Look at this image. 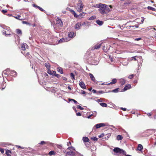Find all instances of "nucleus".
Masks as SVG:
<instances>
[{
	"label": "nucleus",
	"mask_w": 156,
	"mask_h": 156,
	"mask_svg": "<svg viewBox=\"0 0 156 156\" xmlns=\"http://www.w3.org/2000/svg\"><path fill=\"white\" fill-rule=\"evenodd\" d=\"M51 71H50V72H48V73L49 74H54V75H55V74L56 73V72L55 71H53V72H52V73L51 74Z\"/></svg>",
	"instance_id": "47"
},
{
	"label": "nucleus",
	"mask_w": 156,
	"mask_h": 156,
	"mask_svg": "<svg viewBox=\"0 0 156 156\" xmlns=\"http://www.w3.org/2000/svg\"><path fill=\"white\" fill-rule=\"evenodd\" d=\"M9 76L13 77H16L17 75V73L14 70H10L9 71Z\"/></svg>",
	"instance_id": "6"
},
{
	"label": "nucleus",
	"mask_w": 156,
	"mask_h": 156,
	"mask_svg": "<svg viewBox=\"0 0 156 156\" xmlns=\"http://www.w3.org/2000/svg\"><path fill=\"white\" fill-rule=\"evenodd\" d=\"M16 32L17 34H19L21 35L22 34V31L21 30L19 29H17L16 30Z\"/></svg>",
	"instance_id": "33"
},
{
	"label": "nucleus",
	"mask_w": 156,
	"mask_h": 156,
	"mask_svg": "<svg viewBox=\"0 0 156 156\" xmlns=\"http://www.w3.org/2000/svg\"><path fill=\"white\" fill-rule=\"evenodd\" d=\"M112 8V6L111 5H107V6L106 7L105 11H107L108 12H109L111 10V9Z\"/></svg>",
	"instance_id": "15"
},
{
	"label": "nucleus",
	"mask_w": 156,
	"mask_h": 156,
	"mask_svg": "<svg viewBox=\"0 0 156 156\" xmlns=\"http://www.w3.org/2000/svg\"><path fill=\"white\" fill-rule=\"evenodd\" d=\"M69 101H73V102L75 103V104H77L78 103V102H77L74 99H70V98H69Z\"/></svg>",
	"instance_id": "38"
},
{
	"label": "nucleus",
	"mask_w": 156,
	"mask_h": 156,
	"mask_svg": "<svg viewBox=\"0 0 156 156\" xmlns=\"http://www.w3.org/2000/svg\"><path fill=\"white\" fill-rule=\"evenodd\" d=\"M123 138V137L121 135H118L117 136V139L118 140H121Z\"/></svg>",
	"instance_id": "31"
},
{
	"label": "nucleus",
	"mask_w": 156,
	"mask_h": 156,
	"mask_svg": "<svg viewBox=\"0 0 156 156\" xmlns=\"http://www.w3.org/2000/svg\"><path fill=\"white\" fill-rule=\"evenodd\" d=\"M11 152L10 151L8 150H6V151L5 154H6L7 155H9L10 154L9 153H11Z\"/></svg>",
	"instance_id": "39"
},
{
	"label": "nucleus",
	"mask_w": 156,
	"mask_h": 156,
	"mask_svg": "<svg viewBox=\"0 0 156 156\" xmlns=\"http://www.w3.org/2000/svg\"><path fill=\"white\" fill-rule=\"evenodd\" d=\"M91 139L92 140H93L96 141L98 140V138L96 137L93 136L91 138Z\"/></svg>",
	"instance_id": "42"
},
{
	"label": "nucleus",
	"mask_w": 156,
	"mask_h": 156,
	"mask_svg": "<svg viewBox=\"0 0 156 156\" xmlns=\"http://www.w3.org/2000/svg\"><path fill=\"white\" fill-rule=\"evenodd\" d=\"M126 83V80L124 79H121L119 80V83L121 85H123Z\"/></svg>",
	"instance_id": "21"
},
{
	"label": "nucleus",
	"mask_w": 156,
	"mask_h": 156,
	"mask_svg": "<svg viewBox=\"0 0 156 156\" xmlns=\"http://www.w3.org/2000/svg\"><path fill=\"white\" fill-rule=\"evenodd\" d=\"M57 69V71L61 74H62L63 73L62 69L61 67H58Z\"/></svg>",
	"instance_id": "25"
},
{
	"label": "nucleus",
	"mask_w": 156,
	"mask_h": 156,
	"mask_svg": "<svg viewBox=\"0 0 156 156\" xmlns=\"http://www.w3.org/2000/svg\"><path fill=\"white\" fill-rule=\"evenodd\" d=\"M100 105L102 107H106L107 106V104L105 103H101L100 104Z\"/></svg>",
	"instance_id": "34"
},
{
	"label": "nucleus",
	"mask_w": 156,
	"mask_h": 156,
	"mask_svg": "<svg viewBox=\"0 0 156 156\" xmlns=\"http://www.w3.org/2000/svg\"><path fill=\"white\" fill-rule=\"evenodd\" d=\"M32 6H33V7H35V8L36 9H38L39 6L37 5H36V4H32Z\"/></svg>",
	"instance_id": "46"
},
{
	"label": "nucleus",
	"mask_w": 156,
	"mask_h": 156,
	"mask_svg": "<svg viewBox=\"0 0 156 156\" xmlns=\"http://www.w3.org/2000/svg\"><path fill=\"white\" fill-rule=\"evenodd\" d=\"M105 126V125L104 123H100L96 124L93 127V129H98L101 127Z\"/></svg>",
	"instance_id": "4"
},
{
	"label": "nucleus",
	"mask_w": 156,
	"mask_h": 156,
	"mask_svg": "<svg viewBox=\"0 0 156 156\" xmlns=\"http://www.w3.org/2000/svg\"><path fill=\"white\" fill-rule=\"evenodd\" d=\"M67 145L69 147H70V146H71V143L69 141L67 143Z\"/></svg>",
	"instance_id": "56"
},
{
	"label": "nucleus",
	"mask_w": 156,
	"mask_h": 156,
	"mask_svg": "<svg viewBox=\"0 0 156 156\" xmlns=\"http://www.w3.org/2000/svg\"><path fill=\"white\" fill-rule=\"evenodd\" d=\"M55 153L54 151H51L49 152L48 154L50 155L51 156L52 155H55Z\"/></svg>",
	"instance_id": "36"
},
{
	"label": "nucleus",
	"mask_w": 156,
	"mask_h": 156,
	"mask_svg": "<svg viewBox=\"0 0 156 156\" xmlns=\"http://www.w3.org/2000/svg\"><path fill=\"white\" fill-rule=\"evenodd\" d=\"M2 32L3 35H5V36H11V34L9 33V34H7V32L5 30H2Z\"/></svg>",
	"instance_id": "17"
},
{
	"label": "nucleus",
	"mask_w": 156,
	"mask_h": 156,
	"mask_svg": "<svg viewBox=\"0 0 156 156\" xmlns=\"http://www.w3.org/2000/svg\"><path fill=\"white\" fill-rule=\"evenodd\" d=\"M77 5L78 6H79V7L78 8L83 10V5L81 0H79V3L77 4Z\"/></svg>",
	"instance_id": "12"
},
{
	"label": "nucleus",
	"mask_w": 156,
	"mask_h": 156,
	"mask_svg": "<svg viewBox=\"0 0 156 156\" xmlns=\"http://www.w3.org/2000/svg\"><path fill=\"white\" fill-rule=\"evenodd\" d=\"M45 66L48 69H49L50 68V65L49 63H46L45 64Z\"/></svg>",
	"instance_id": "29"
},
{
	"label": "nucleus",
	"mask_w": 156,
	"mask_h": 156,
	"mask_svg": "<svg viewBox=\"0 0 156 156\" xmlns=\"http://www.w3.org/2000/svg\"><path fill=\"white\" fill-rule=\"evenodd\" d=\"M102 3H99V4H97L95 5H94V7H95L99 8L101 6V5H102Z\"/></svg>",
	"instance_id": "35"
},
{
	"label": "nucleus",
	"mask_w": 156,
	"mask_h": 156,
	"mask_svg": "<svg viewBox=\"0 0 156 156\" xmlns=\"http://www.w3.org/2000/svg\"><path fill=\"white\" fill-rule=\"evenodd\" d=\"M70 76L72 80H75V76L73 73H70Z\"/></svg>",
	"instance_id": "40"
},
{
	"label": "nucleus",
	"mask_w": 156,
	"mask_h": 156,
	"mask_svg": "<svg viewBox=\"0 0 156 156\" xmlns=\"http://www.w3.org/2000/svg\"><path fill=\"white\" fill-rule=\"evenodd\" d=\"M76 115L77 116H80L81 115V113L79 112L76 113Z\"/></svg>",
	"instance_id": "60"
},
{
	"label": "nucleus",
	"mask_w": 156,
	"mask_h": 156,
	"mask_svg": "<svg viewBox=\"0 0 156 156\" xmlns=\"http://www.w3.org/2000/svg\"><path fill=\"white\" fill-rule=\"evenodd\" d=\"M147 8L148 10H151L153 11H155L156 10V9L155 8L150 6H148Z\"/></svg>",
	"instance_id": "32"
},
{
	"label": "nucleus",
	"mask_w": 156,
	"mask_h": 156,
	"mask_svg": "<svg viewBox=\"0 0 156 156\" xmlns=\"http://www.w3.org/2000/svg\"><path fill=\"white\" fill-rule=\"evenodd\" d=\"M101 45V44H96L94 46V47L92 48V50H94L95 49H98L100 48Z\"/></svg>",
	"instance_id": "23"
},
{
	"label": "nucleus",
	"mask_w": 156,
	"mask_h": 156,
	"mask_svg": "<svg viewBox=\"0 0 156 156\" xmlns=\"http://www.w3.org/2000/svg\"><path fill=\"white\" fill-rule=\"evenodd\" d=\"M81 26L82 24L81 23L78 22L75 25L74 27L75 29L77 30H78L80 29Z\"/></svg>",
	"instance_id": "9"
},
{
	"label": "nucleus",
	"mask_w": 156,
	"mask_h": 156,
	"mask_svg": "<svg viewBox=\"0 0 156 156\" xmlns=\"http://www.w3.org/2000/svg\"><path fill=\"white\" fill-rule=\"evenodd\" d=\"M96 23L99 26H101L103 24V22L98 20H96Z\"/></svg>",
	"instance_id": "24"
},
{
	"label": "nucleus",
	"mask_w": 156,
	"mask_h": 156,
	"mask_svg": "<svg viewBox=\"0 0 156 156\" xmlns=\"http://www.w3.org/2000/svg\"><path fill=\"white\" fill-rule=\"evenodd\" d=\"M129 27H136V28H138L139 27V26L138 25H135L133 26H129Z\"/></svg>",
	"instance_id": "52"
},
{
	"label": "nucleus",
	"mask_w": 156,
	"mask_h": 156,
	"mask_svg": "<svg viewBox=\"0 0 156 156\" xmlns=\"http://www.w3.org/2000/svg\"><path fill=\"white\" fill-rule=\"evenodd\" d=\"M98 93L101 94H103L105 93L104 91L103 90H100L98 91Z\"/></svg>",
	"instance_id": "59"
},
{
	"label": "nucleus",
	"mask_w": 156,
	"mask_h": 156,
	"mask_svg": "<svg viewBox=\"0 0 156 156\" xmlns=\"http://www.w3.org/2000/svg\"><path fill=\"white\" fill-rule=\"evenodd\" d=\"M89 75L91 80L94 81L95 83H97V81L95 80V79L93 75L91 73H90Z\"/></svg>",
	"instance_id": "13"
},
{
	"label": "nucleus",
	"mask_w": 156,
	"mask_h": 156,
	"mask_svg": "<svg viewBox=\"0 0 156 156\" xmlns=\"http://www.w3.org/2000/svg\"><path fill=\"white\" fill-rule=\"evenodd\" d=\"M1 12L4 14H5L6 12H7V10H2L1 11Z\"/></svg>",
	"instance_id": "49"
},
{
	"label": "nucleus",
	"mask_w": 156,
	"mask_h": 156,
	"mask_svg": "<svg viewBox=\"0 0 156 156\" xmlns=\"http://www.w3.org/2000/svg\"><path fill=\"white\" fill-rule=\"evenodd\" d=\"M113 151L114 152L116 153H119L120 154H122L123 155H124L125 156H132L131 155L129 154H126V152L123 150L121 149L119 147H116L115 148Z\"/></svg>",
	"instance_id": "2"
},
{
	"label": "nucleus",
	"mask_w": 156,
	"mask_h": 156,
	"mask_svg": "<svg viewBox=\"0 0 156 156\" xmlns=\"http://www.w3.org/2000/svg\"><path fill=\"white\" fill-rule=\"evenodd\" d=\"M87 61L89 64L92 65H97L99 62L96 58L92 57L90 55L88 58H87Z\"/></svg>",
	"instance_id": "1"
},
{
	"label": "nucleus",
	"mask_w": 156,
	"mask_h": 156,
	"mask_svg": "<svg viewBox=\"0 0 156 156\" xmlns=\"http://www.w3.org/2000/svg\"><path fill=\"white\" fill-rule=\"evenodd\" d=\"M16 19L20 20H23V19H20V18L21 17V16L20 15H18L16 16H13Z\"/></svg>",
	"instance_id": "30"
},
{
	"label": "nucleus",
	"mask_w": 156,
	"mask_h": 156,
	"mask_svg": "<svg viewBox=\"0 0 156 156\" xmlns=\"http://www.w3.org/2000/svg\"><path fill=\"white\" fill-rule=\"evenodd\" d=\"M85 93H86V92L85 91H84L83 90H81V94H85Z\"/></svg>",
	"instance_id": "58"
},
{
	"label": "nucleus",
	"mask_w": 156,
	"mask_h": 156,
	"mask_svg": "<svg viewBox=\"0 0 156 156\" xmlns=\"http://www.w3.org/2000/svg\"><path fill=\"white\" fill-rule=\"evenodd\" d=\"M73 108L75 111V112H77L76 108L75 107L73 106Z\"/></svg>",
	"instance_id": "64"
},
{
	"label": "nucleus",
	"mask_w": 156,
	"mask_h": 156,
	"mask_svg": "<svg viewBox=\"0 0 156 156\" xmlns=\"http://www.w3.org/2000/svg\"><path fill=\"white\" fill-rule=\"evenodd\" d=\"M79 84L80 87L83 89H86V87L84 83L82 81H80L79 82Z\"/></svg>",
	"instance_id": "10"
},
{
	"label": "nucleus",
	"mask_w": 156,
	"mask_h": 156,
	"mask_svg": "<svg viewBox=\"0 0 156 156\" xmlns=\"http://www.w3.org/2000/svg\"><path fill=\"white\" fill-rule=\"evenodd\" d=\"M141 39V38H136L134 39L135 41H139Z\"/></svg>",
	"instance_id": "57"
},
{
	"label": "nucleus",
	"mask_w": 156,
	"mask_h": 156,
	"mask_svg": "<svg viewBox=\"0 0 156 156\" xmlns=\"http://www.w3.org/2000/svg\"><path fill=\"white\" fill-rule=\"evenodd\" d=\"M143 148V146L141 144H139L138 145L137 147V150L139 151H142V149Z\"/></svg>",
	"instance_id": "22"
},
{
	"label": "nucleus",
	"mask_w": 156,
	"mask_h": 156,
	"mask_svg": "<svg viewBox=\"0 0 156 156\" xmlns=\"http://www.w3.org/2000/svg\"><path fill=\"white\" fill-rule=\"evenodd\" d=\"M55 76L57 77L58 78H59L60 77H61V75L58 74L56 73L55 75Z\"/></svg>",
	"instance_id": "51"
},
{
	"label": "nucleus",
	"mask_w": 156,
	"mask_h": 156,
	"mask_svg": "<svg viewBox=\"0 0 156 156\" xmlns=\"http://www.w3.org/2000/svg\"><path fill=\"white\" fill-rule=\"evenodd\" d=\"M85 14L86 13L83 12L80 13L78 15L79 16L78 18L79 19H81L85 16Z\"/></svg>",
	"instance_id": "26"
},
{
	"label": "nucleus",
	"mask_w": 156,
	"mask_h": 156,
	"mask_svg": "<svg viewBox=\"0 0 156 156\" xmlns=\"http://www.w3.org/2000/svg\"><path fill=\"white\" fill-rule=\"evenodd\" d=\"M102 5H101V6L98 9V11L101 14L104 15L106 13L105 9L107 6V5L104 4H102Z\"/></svg>",
	"instance_id": "3"
},
{
	"label": "nucleus",
	"mask_w": 156,
	"mask_h": 156,
	"mask_svg": "<svg viewBox=\"0 0 156 156\" xmlns=\"http://www.w3.org/2000/svg\"><path fill=\"white\" fill-rule=\"evenodd\" d=\"M96 16H92L90 17L89 19L90 20H93L96 19Z\"/></svg>",
	"instance_id": "43"
},
{
	"label": "nucleus",
	"mask_w": 156,
	"mask_h": 156,
	"mask_svg": "<svg viewBox=\"0 0 156 156\" xmlns=\"http://www.w3.org/2000/svg\"><path fill=\"white\" fill-rule=\"evenodd\" d=\"M9 71H10V69H6L2 73V76L4 77L5 76V77H6V76H4V75H7V76H9Z\"/></svg>",
	"instance_id": "5"
},
{
	"label": "nucleus",
	"mask_w": 156,
	"mask_h": 156,
	"mask_svg": "<svg viewBox=\"0 0 156 156\" xmlns=\"http://www.w3.org/2000/svg\"><path fill=\"white\" fill-rule=\"evenodd\" d=\"M56 24H58V26L62 27L63 25V23L60 19H59L56 21Z\"/></svg>",
	"instance_id": "18"
},
{
	"label": "nucleus",
	"mask_w": 156,
	"mask_h": 156,
	"mask_svg": "<svg viewBox=\"0 0 156 156\" xmlns=\"http://www.w3.org/2000/svg\"><path fill=\"white\" fill-rule=\"evenodd\" d=\"M83 140L84 142H88L89 141V140L87 137H83Z\"/></svg>",
	"instance_id": "28"
},
{
	"label": "nucleus",
	"mask_w": 156,
	"mask_h": 156,
	"mask_svg": "<svg viewBox=\"0 0 156 156\" xmlns=\"http://www.w3.org/2000/svg\"><path fill=\"white\" fill-rule=\"evenodd\" d=\"M67 149L71 150H71L75 151V148L72 146H71L70 147H69L67 148Z\"/></svg>",
	"instance_id": "37"
},
{
	"label": "nucleus",
	"mask_w": 156,
	"mask_h": 156,
	"mask_svg": "<svg viewBox=\"0 0 156 156\" xmlns=\"http://www.w3.org/2000/svg\"><path fill=\"white\" fill-rule=\"evenodd\" d=\"M120 109L124 111H126V108H123L122 107H121L120 108Z\"/></svg>",
	"instance_id": "61"
},
{
	"label": "nucleus",
	"mask_w": 156,
	"mask_h": 156,
	"mask_svg": "<svg viewBox=\"0 0 156 156\" xmlns=\"http://www.w3.org/2000/svg\"><path fill=\"white\" fill-rule=\"evenodd\" d=\"M134 75L133 74H131L129 75L128 76V78L129 79H132L134 76Z\"/></svg>",
	"instance_id": "50"
},
{
	"label": "nucleus",
	"mask_w": 156,
	"mask_h": 156,
	"mask_svg": "<svg viewBox=\"0 0 156 156\" xmlns=\"http://www.w3.org/2000/svg\"><path fill=\"white\" fill-rule=\"evenodd\" d=\"M38 9H39L41 11L44 12H45L46 11L40 7L39 6Z\"/></svg>",
	"instance_id": "48"
},
{
	"label": "nucleus",
	"mask_w": 156,
	"mask_h": 156,
	"mask_svg": "<svg viewBox=\"0 0 156 156\" xmlns=\"http://www.w3.org/2000/svg\"><path fill=\"white\" fill-rule=\"evenodd\" d=\"M77 10L79 12H82V9H79V8H77Z\"/></svg>",
	"instance_id": "62"
},
{
	"label": "nucleus",
	"mask_w": 156,
	"mask_h": 156,
	"mask_svg": "<svg viewBox=\"0 0 156 156\" xmlns=\"http://www.w3.org/2000/svg\"><path fill=\"white\" fill-rule=\"evenodd\" d=\"M119 88H116L112 90V92L114 93H117L119 92Z\"/></svg>",
	"instance_id": "41"
},
{
	"label": "nucleus",
	"mask_w": 156,
	"mask_h": 156,
	"mask_svg": "<svg viewBox=\"0 0 156 156\" xmlns=\"http://www.w3.org/2000/svg\"><path fill=\"white\" fill-rule=\"evenodd\" d=\"M105 134L103 133L101 134L100 135L98 136L99 138H101L104 136Z\"/></svg>",
	"instance_id": "54"
},
{
	"label": "nucleus",
	"mask_w": 156,
	"mask_h": 156,
	"mask_svg": "<svg viewBox=\"0 0 156 156\" xmlns=\"http://www.w3.org/2000/svg\"><path fill=\"white\" fill-rule=\"evenodd\" d=\"M22 23L23 24H29V23L25 21H22Z\"/></svg>",
	"instance_id": "55"
},
{
	"label": "nucleus",
	"mask_w": 156,
	"mask_h": 156,
	"mask_svg": "<svg viewBox=\"0 0 156 156\" xmlns=\"http://www.w3.org/2000/svg\"><path fill=\"white\" fill-rule=\"evenodd\" d=\"M0 151H1L2 154H3L4 153V150L2 148H0Z\"/></svg>",
	"instance_id": "53"
},
{
	"label": "nucleus",
	"mask_w": 156,
	"mask_h": 156,
	"mask_svg": "<svg viewBox=\"0 0 156 156\" xmlns=\"http://www.w3.org/2000/svg\"><path fill=\"white\" fill-rule=\"evenodd\" d=\"M66 154H67L68 155H69V156H74L75 154V153L73 151H71V150H70V151L67 152L66 153Z\"/></svg>",
	"instance_id": "14"
},
{
	"label": "nucleus",
	"mask_w": 156,
	"mask_h": 156,
	"mask_svg": "<svg viewBox=\"0 0 156 156\" xmlns=\"http://www.w3.org/2000/svg\"><path fill=\"white\" fill-rule=\"evenodd\" d=\"M131 85L129 84H128V85H126L125 87H124L123 90L124 91H126L128 89H129L131 88Z\"/></svg>",
	"instance_id": "20"
},
{
	"label": "nucleus",
	"mask_w": 156,
	"mask_h": 156,
	"mask_svg": "<svg viewBox=\"0 0 156 156\" xmlns=\"http://www.w3.org/2000/svg\"><path fill=\"white\" fill-rule=\"evenodd\" d=\"M70 12L72 14H73L74 17L75 18H78L79 17V15H77L74 11L73 9H70Z\"/></svg>",
	"instance_id": "16"
},
{
	"label": "nucleus",
	"mask_w": 156,
	"mask_h": 156,
	"mask_svg": "<svg viewBox=\"0 0 156 156\" xmlns=\"http://www.w3.org/2000/svg\"><path fill=\"white\" fill-rule=\"evenodd\" d=\"M26 45H27V44L26 43L23 44H22L21 48V49L23 50L24 51L25 50V49H26V48H25V46H26Z\"/></svg>",
	"instance_id": "27"
},
{
	"label": "nucleus",
	"mask_w": 156,
	"mask_h": 156,
	"mask_svg": "<svg viewBox=\"0 0 156 156\" xmlns=\"http://www.w3.org/2000/svg\"><path fill=\"white\" fill-rule=\"evenodd\" d=\"M117 82V80L115 79H112V81L109 83L107 84L106 85H109L110 84H113Z\"/></svg>",
	"instance_id": "19"
},
{
	"label": "nucleus",
	"mask_w": 156,
	"mask_h": 156,
	"mask_svg": "<svg viewBox=\"0 0 156 156\" xmlns=\"http://www.w3.org/2000/svg\"><path fill=\"white\" fill-rule=\"evenodd\" d=\"M47 143V142L44 141H42L40 143H39V144L41 145H43L44 144H46Z\"/></svg>",
	"instance_id": "45"
},
{
	"label": "nucleus",
	"mask_w": 156,
	"mask_h": 156,
	"mask_svg": "<svg viewBox=\"0 0 156 156\" xmlns=\"http://www.w3.org/2000/svg\"><path fill=\"white\" fill-rule=\"evenodd\" d=\"M70 39L68 37H65L62 38L60 40H59L58 41V42L59 43H61L63 42H67L69 41Z\"/></svg>",
	"instance_id": "8"
},
{
	"label": "nucleus",
	"mask_w": 156,
	"mask_h": 156,
	"mask_svg": "<svg viewBox=\"0 0 156 156\" xmlns=\"http://www.w3.org/2000/svg\"><path fill=\"white\" fill-rule=\"evenodd\" d=\"M111 135H110V134H108L107 135V138H106V137H105V139H107L108 138H109L110 136Z\"/></svg>",
	"instance_id": "63"
},
{
	"label": "nucleus",
	"mask_w": 156,
	"mask_h": 156,
	"mask_svg": "<svg viewBox=\"0 0 156 156\" xmlns=\"http://www.w3.org/2000/svg\"><path fill=\"white\" fill-rule=\"evenodd\" d=\"M76 35V33H74L73 31H71L69 33L68 36L69 38H73Z\"/></svg>",
	"instance_id": "11"
},
{
	"label": "nucleus",
	"mask_w": 156,
	"mask_h": 156,
	"mask_svg": "<svg viewBox=\"0 0 156 156\" xmlns=\"http://www.w3.org/2000/svg\"><path fill=\"white\" fill-rule=\"evenodd\" d=\"M110 45H108L107 44H105L103 46V49L105 51H107L110 50Z\"/></svg>",
	"instance_id": "7"
},
{
	"label": "nucleus",
	"mask_w": 156,
	"mask_h": 156,
	"mask_svg": "<svg viewBox=\"0 0 156 156\" xmlns=\"http://www.w3.org/2000/svg\"><path fill=\"white\" fill-rule=\"evenodd\" d=\"M77 108L80 109L81 110H83L84 109V108H83L80 105H77Z\"/></svg>",
	"instance_id": "44"
}]
</instances>
